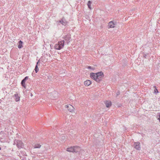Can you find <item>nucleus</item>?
<instances>
[{"label":"nucleus","mask_w":160,"mask_h":160,"mask_svg":"<svg viewBox=\"0 0 160 160\" xmlns=\"http://www.w3.org/2000/svg\"><path fill=\"white\" fill-rule=\"evenodd\" d=\"M28 76L26 77L25 78L23 79V80H24L25 81H26V80L28 79Z\"/></svg>","instance_id":"aec40b11"},{"label":"nucleus","mask_w":160,"mask_h":160,"mask_svg":"<svg viewBox=\"0 0 160 160\" xmlns=\"http://www.w3.org/2000/svg\"><path fill=\"white\" fill-rule=\"evenodd\" d=\"M92 83V81L89 80H87L83 82L84 85L86 87H88L90 86Z\"/></svg>","instance_id":"423d86ee"},{"label":"nucleus","mask_w":160,"mask_h":160,"mask_svg":"<svg viewBox=\"0 0 160 160\" xmlns=\"http://www.w3.org/2000/svg\"><path fill=\"white\" fill-rule=\"evenodd\" d=\"M23 42L21 41H20L18 42V48L20 49L23 47Z\"/></svg>","instance_id":"f8f14e48"},{"label":"nucleus","mask_w":160,"mask_h":160,"mask_svg":"<svg viewBox=\"0 0 160 160\" xmlns=\"http://www.w3.org/2000/svg\"><path fill=\"white\" fill-rule=\"evenodd\" d=\"M90 77L97 82L101 81L104 77V74L102 71L96 73L91 72L90 74Z\"/></svg>","instance_id":"f257e3e1"},{"label":"nucleus","mask_w":160,"mask_h":160,"mask_svg":"<svg viewBox=\"0 0 160 160\" xmlns=\"http://www.w3.org/2000/svg\"><path fill=\"white\" fill-rule=\"evenodd\" d=\"M66 150L67 151L70 152H73V147H71L67 148Z\"/></svg>","instance_id":"9b49d317"},{"label":"nucleus","mask_w":160,"mask_h":160,"mask_svg":"<svg viewBox=\"0 0 160 160\" xmlns=\"http://www.w3.org/2000/svg\"><path fill=\"white\" fill-rule=\"evenodd\" d=\"M116 25V22H114L113 21H111L109 22L108 23V28H113L115 27Z\"/></svg>","instance_id":"39448f33"},{"label":"nucleus","mask_w":160,"mask_h":160,"mask_svg":"<svg viewBox=\"0 0 160 160\" xmlns=\"http://www.w3.org/2000/svg\"><path fill=\"white\" fill-rule=\"evenodd\" d=\"M64 43V40L58 42V44H55L54 48L57 50H60L63 48Z\"/></svg>","instance_id":"f03ea898"},{"label":"nucleus","mask_w":160,"mask_h":160,"mask_svg":"<svg viewBox=\"0 0 160 160\" xmlns=\"http://www.w3.org/2000/svg\"><path fill=\"white\" fill-rule=\"evenodd\" d=\"M65 107L67 108L68 111L71 112H74L75 108L71 104H67L65 105Z\"/></svg>","instance_id":"7ed1b4c3"},{"label":"nucleus","mask_w":160,"mask_h":160,"mask_svg":"<svg viewBox=\"0 0 160 160\" xmlns=\"http://www.w3.org/2000/svg\"><path fill=\"white\" fill-rule=\"evenodd\" d=\"M16 145L19 149L22 148L24 146L23 143L20 140L17 141Z\"/></svg>","instance_id":"20e7f679"},{"label":"nucleus","mask_w":160,"mask_h":160,"mask_svg":"<svg viewBox=\"0 0 160 160\" xmlns=\"http://www.w3.org/2000/svg\"><path fill=\"white\" fill-rule=\"evenodd\" d=\"M87 68L88 69L90 70L91 71H94L95 69V68L91 66H88Z\"/></svg>","instance_id":"ddd939ff"},{"label":"nucleus","mask_w":160,"mask_h":160,"mask_svg":"<svg viewBox=\"0 0 160 160\" xmlns=\"http://www.w3.org/2000/svg\"><path fill=\"white\" fill-rule=\"evenodd\" d=\"M134 148L136 149L139 150L140 149V143L139 142H134Z\"/></svg>","instance_id":"0eeeda50"},{"label":"nucleus","mask_w":160,"mask_h":160,"mask_svg":"<svg viewBox=\"0 0 160 160\" xmlns=\"http://www.w3.org/2000/svg\"><path fill=\"white\" fill-rule=\"evenodd\" d=\"M88 6L89 8L90 9H91V2L90 1H88Z\"/></svg>","instance_id":"f3484780"},{"label":"nucleus","mask_w":160,"mask_h":160,"mask_svg":"<svg viewBox=\"0 0 160 160\" xmlns=\"http://www.w3.org/2000/svg\"><path fill=\"white\" fill-rule=\"evenodd\" d=\"M154 92L155 93H158V89L157 88H155L154 90Z\"/></svg>","instance_id":"6ab92c4d"},{"label":"nucleus","mask_w":160,"mask_h":160,"mask_svg":"<svg viewBox=\"0 0 160 160\" xmlns=\"http://www.w3.org/2000/svg\"><path fill=\"white\" fill-rule=\"evenodd\" d=\"M36 73H37L39 71V68L37 65H36L34 69Z\"/></svg>","instance_id":"a211bd4d"},{"label":"nucleus","mask_w":160,"mask_h":160,"mask_svg":"<svg viewBox=\"0 0 160 160\" xmlns=\"http://www.w3.org/2000/svg\"><path fill=\"white\" fill-rule=\"evenodd\" d=\"M81 149L78 146L73 147V152H77L80 151Z\"/></svg>","instance_id":"6e6552de"},{"label":"nucleus","mask_w":160,"mask_h":160,"mask_svg":"<svg viewBox=\"0 0 160 160\" xmlns=\"http://www.w3.org/2000/svg\"><path fill=\"white\" fill-rule=\"evenodd\" d=\"M158 116H159V117L158 118V119L159 120V121L160 122V113H159L158 114Z\"/></svg>","instance_id":"4be33fe9"},{"label":"nucleus","mask_w":160,"mask_h":160,"mask_svg":"<svg viewBox=\"0 0 160 160\" xmlns=\"http://www.w3.org/2000/svg\"><path fill=\"white\" fill-rule=\"evenodd\" d=\"M14 97L15 100L16 102H17L20 100V97L18 96V94H15L14 95Z\"/></svg>","instance_id":"9d476101"},{"label":"nucleus","mask_w":160,"mask_h":160,"mask_svg":"<svg viewBox=\"0 0 160 160\" xmlns=\"http://www.w3.org/2000/svg\"><path fill=\"white\" fill-rule=\"evenodd\" d=\"M60 22L63 25H66L67 24V22L65 21H64L63 20H62L61 21H60Z\"/></svg>","instance_id":"dca6fc26"},{"label":"nucleus","mask_w":160,"mask_h":160,"mask_svg":"<svg viewBox=\"0 0 160 160\" xmlns=\"http://www.w3.org/2000/svg\"><path fill=\"white\" fill-rule=\"evenodd\" d=\"M41 145L39 144H36L34 146V148H40Z\"/></svg>","instance_id":"2eb2a0df"},{"label":"nucleus","mask_w":160,"mask_h":160,"mask_svg":"<svg viewBox=\"0 0 160 160\" xmlns=\"http://www.w3.org/2000/svg\"><path fill=\"white\" fill-rule=\"evenodd\" d=\"M104 103L107 108H109L112 105V102L110 101H105L104 102Z\"/></svg>","instance_id":"1a4fd4ad"},{"label":"nucleus","mask_w":160,"mask_h":160,"mask_svg":"<svg viewBox=\"0 0 160 160\" xmlns=\"http://www.w3.org/2000/svg\"><path fill=\"white\" fill-rule=\"evenodd\" d=\"M1 147H0V150H1Z\"/></svg>","instance_id":"5701e85b"},{"label":"nucleus","mask_w":160,"mask_h":160,"mask_svg":"<svg viewBox=\"0 0 160 160\" xmlns=\"http://www.w3.org/2000/svg\"><path fill=\"white\" fill-rule=\"evenodd\" d=\"M40 60L39 59L38 60V62H37V64H36V65L38 66V64L39 63H40Z\"/></svg>","instance_id":"412c9836"},{"label":"nucleus","mask_w":160,"mask_h":160,"mask_svg":"<svg viewBox=\"0 0 160 160\" xmlns=\"http://www.w3.org/2000/svg\"><path fill=\"white\" fill-rule=\"evenodd\" d=\"M26 81L24 80H22L21 82V84L22 86L24 88H26V86L25 84Z\"/></svg>","instance_id":"4468645a"}]
</instances>
